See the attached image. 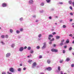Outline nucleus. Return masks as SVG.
Returning a JSON list of instances; mask_svg holds the SVG:
<instances>
[{"label":"nucleus","mask_w":74,"mask_h":74,"mask_svg":"<svg viewBox=\"0 0 74 74\" xmlns=\"http://www.w3.org/2000/svg\"><path fill=\"white\" fill-rule=\"evenodd\" d=\"M23 28H21L20 29V31L22 32V31H23Z\"/></svg>","instance_id":"nucleus-45"},{"label":"nucleus","mask_w":74,"mask_h":74,"mask_svg":"<svg viewBox=\"0 0 74 74\" xmlns=\"http://www.w3.org/2000/svg\"><path fill=\"white\" fill-rule=\"evenodd\" d=\"M56 45L55 44H54L53 47H56Z\"/></svg>","instance_id":"nucleus-62"},{"label":"nucleus","mask_w":74,"mask_h":74,"mask_svg":"<svg viewBox=\"0 0 74 74\" xmlns=\"http://www.w3.org/2000/svg\"><path fill=\"white\" fill-rule=\"evenodd\" d=\"M29 4L30 5H32L34 3V1L33 0H29Z\"/></svg>","instance_id":"nucleus-5"},{"label":"nucleus","mask_w":74,"mask_h":74,"mask_svg":"<svg viewBox=\"0 0 74 74\" xmlns=\"http://www.w3.org/2000/svg\"><path fill=\"white\" fill-rule=\"evenodd\" d=\"M9 71H10V72H12V73H14V69L13 68H10L9 69Z\"/></svg>","instance_id":"nucleus-6"},{"label":"nucleus","mask_w":74,"mask_h":74,"mask_svg":"<svg viewBox=\"0 0 74 74\" xmlns=\"http://www.w3.org/2000/svg\"><path fill=\"white\" fill-rule=\"evenodd\" d=\"M70 59L69 58H67L66 59V62H69V61H70Z\"/></svg>","instance_id":"nucleus-14"},{"label":"nucleus","mask_w":74,"mask_h":74,"mask_svg":"<svg viewBox=\"0 0 74 74\" xmlns=\"http://www.w3.org/2000/svg\"><path fill=\"white\" fill-rule=\"evenodd\" d=\"M69 37H72L73 36V34H70L69 35Z\"/></svg>","instance_id":"nucleus-28"},{"label":"nucleus","mask_w":74,"mask_h":74,"mask_svg":"<svg viewBox=\"0 0 74 74\" xmlns=\"http://www.w3.org/2000/svg\"><path fill=\"white\" fill-rule=\"evenodd\" d=\"M44 5V3L43 2H42L40 4V5L41 6H43V5Z\"/></svg>","instance_id":"nucleus-21"},{"label":"nucleus","mask_w":74,"mask_h":74,"mask_svg":"<svg viewBox=\"0 0 74 74\" xmlns=\"http://www.w3.org/2000/svg\"><path fill=\"white\" fill-rule=\"evenodd\" d=\"M51 51L53 52H58V50L56 49H52L51 50Z\"/></svg>","instance_id":"nucleus-4"},{"label":"nucleus","mask_w":74,"mask_h":74,"mask_svg":"<svg viewBox=\"0 0 74 74\" xmlns=\"http://www.w3.org/2000/svg\"><path fill=\"white\" fill-rule=\"evenodd\" d=\"M2 7H7V3H4L2 4Z\"/></svg>","instance_id":"nucleus-2"},{"label":"nucleus","mask_w":74,"mask_h":74,"mask_svg":"<svg viewBox=\"0 0 74 74\" xmlns=\"http://www.w3.org/2000/svg\"><path fill=\"white\" fill-rule=\"evenodd\" d=\"M0 43L2 44V45H5V43H4V42H3V41H1Z\"/></svg>","instance_id":"nucleus-13"},{"label":"nucleus","mask_w":74,"mask_h":74,"mask_svg":"<svg viewBox=\"0 0 74 74\" xmlns=\"http://www.w3.org/2000/svg\"><path fill=\"white\" fill-rule=\"evenodd\" d=\"M53 36L52 35L50 34L49 35V37L48 38V39L49 40H51V38L53 37Z\"/></svg>","instance_id":"nucleus-10"},{"label":"nucleus","mask_w":74,"mask_h":74,"mask_svg":"<svg viewBox=\"0 0 74 74\" xmlns=\"http://www.w3.org/2000/svg\"><path fill=\"white\" fill-rule=\"evenodd\" d=\"M70 42V40H69V39H67L66 41V44H69Z\"/></svg>","instance_id":"nucleus-11"},{"label":"nucleus","mask_w":74,"mask_h":74,"mask_svg":"<svg viewBox=\"0 0 74 74\" xmlns=\"http://www.w3.org/2000/svg\"><path fill=\"white\" fill-rule=\"evenodd\" d=\"M26 68H23V70H26Z\"/></svg>","instance_id":"nucleus-58"},{"label":"nucleus","mask_w":74,"mask_h":74,"mask_svg":"<svg viewBox=\"0 0 74 74\" xmlns=\"http://www.w3.org/2000/svg\"><path fill=\"white\" fill-rule=\"evenodd\" d=\"M47 47V42H45L43 43V45L42 47V49H44Z\"/></svg>","instance_id":"nucleus-1"},{"label":"nucleus","mask_w":74,"mask_h":74,"mask_svg":"<svg viewBox=\"0 0 74 74\" xmlns=\"http://www.w3.org/2000/svg\"><path fill=\"white\" fill-rule=\"evenodd\" d=\"M60 73L61 74H63V72L62 71H61L60 72Z\"/></svg>","instance_id":"nucleus-51"},{"label":"nucleus","mask_w":74,"mask_h":74,"mask_svg":"<svg viewBox=\"0 0 74 74\" xmlns=\"http://www.w3.org/2000/svg\"><path fill=\"white\" fill-rule=\"evenodd\" d=\"M58 70L59 71H60V66L58 67Z\"/></svg>","instance_id":"nucleus-30"},{"label":"nucleus","mask_w":74,"mask_h":74,"mask_svg":"<svg viewBox=\"0 0 74 74\" xmlns=\"http://www.w3.org/2000/svg\"><path fill=\"white\" fill-rule=\"evenodd\" d=\"M28 50H30L31 49V47H28Z\"/></svg>","instance_id":"nucleus-35"},{"label":"nucleus","mask_w":74,"mask_h":74,"mask_svg":"<svg viewBox=\"0 0 74 74\" xmlns=\"http://www.w3.org/2000/svg\"><path fill=\"white\" fill-rule=\"evenodd\" d=\"M24 49V48L23 47H21L19 49V51L20 52H22Z\"/></svg>","instance_id":"nucleus-8"},{"label":"nucleus","mask_w":74,"mask_h":74,"mask_svg":"<svg viewBox=\"0 0 74 74\" xmlns=\"http://www.w3.org/2000/svg\"><path fill=\"white\" fill-rule=\"evenodd\" d=\"M32 17L33 18H36V15H34Z\"/></svg>","instance_id":"nucleus-50"},{"label":"nucleus","mask_w":74,"mask_h":74,"mask_svg":"<svg viewBox=\"0 0 74 74\" xmlns=\"http://www.w3.org/2000/svg\"><path fill=\"white\" fill-rule=\"evenodd\" d=\"M70 15H71L72 16H73V13L72 12H71L70 14Z\"/></svg>","instance_id":"nucleus-41"},{"label":"nucleus","mask_w":74,"mask_h":74,"mask_svg":"<svg viewBox=\"0 0 74 74\" xmlns=\"http://www.w3.org/2000/svg\"><path fill=\"white\" fill-rule=\"evenodd\" d=\"M46 69L47 71H51L52 70V68H51V67H49L46 68Z\"/></svg>","instance_id":"nucleus-7"},{"label":"nucleus","mask_w":74,"mask_h":74,"mask_svg":"<svg viewBox=\"0 0 74 74\" xmlns=\"http://www.w3.org/2000/svg\"><path fill=\"white\" fill-rule=\"evenodd\" d=\"M56 39L57 40H58V39H59L60 38V37L59 36H56Z\"/></svg>","instance_id":"nucleus-15"},{"label":"nucleus","mask_w":74,"mask_h":74,"mask_svg":"<svg viewBox=\"0 0 74 74\" xmlns=\"http://www.w3.org/2000/svg\"><path fill=\"white\" fill-rule=\"evenodd\" d=\"M2 74H6V72L5 71H3L2 72Z\"/></svg>","instance_id":"nucleus-31"},{"label":"nucleus","mask_w":74,"mask_h":74,"mask_svg":"<svg viewBox=\"0 0 74 74\" xmlns=\"http://www.w3.org/2000/svg\"><path fill=\"white\" fill-rule=\"evenodd\" d=\"M47 62L48 64H50L51 63V60H47Z\"/></svg>","instance_id":"nucleus-17"},{"label":"nucleus","mask_w":74,"mask_h":74,"mask_svg":"<svg viewBox=\"0 0 74 74\" xmlns=\"http://www.w3.org/2000/svg\"><path fill=\"white\" fill-rule=\"evenodd\" d=\"M1 37L2 38H5V36L4 35H2L1 36Z\"/></svg>","instance_id":"nucleus-25"},{"label":"nucleus","mask_w":74,"mask_h":74,"mask_svg":"<svg viewBox=\"0 0 74 74\" xmlns=\"http://www.w3.org/2000/svg\"><path fill=\"white\" fill-rule=\"evenodd\" d=\"M5 38H8V35H5Z\"/></svg>","instance_id":"nucleus-43"},{"label":"nucleus","mask_w":74,"mask_h":74,"mask_svg":"<svg viewBox=\"0 0 74 74\" xmlns=\"http://www.w3.org/2000/svg\"><path fill=\"white\" fill-rule=\"evenodd\" d=\"M73 44H74V40L72 41Z\"/></svg>","instance_id":"nucleus-63"},{"label":"nucleus","mask_w":74,"mask_h":74,"mask_svg":"<svg viewBox=\"0 0 74 74\" xmlns=\"http://www.w3.org/2000/svg\"><path fill=\"white\" fill-rule=\"evenodd\" d=\"M7 73L8 74H12V73H10L9 71Z\"/></svg>","instance_id":"nucleus-49"},{"label":"nucleus","mask_w":74,"mask_h":74,"mask_svg":"<svg viewBox=\"0 0 74 74\" xmlns=\"http://www.w3.org/2000/svg\"><path fill=\"white\" fill-rule=\"evenodd\" d=\"M11 56V53H8L6 55V58H8V57H10Z\"/></svg>","instance_id":"nucleus-9"},{"label":"nucleus","mask_w":74,"mask_h":74,"mask_svg":"<svg viewBox=\"0 0 74 74\" xmlns=\"http://www.w3.org/2000/svg\"><path fill=\"white\" fill-rule=\"evenodd\" d=\"M37 66V64L36 63V62H34L32 64V67L33 69H34V68H35V66Z\"/></svg>","instance_id":"nucleus-3"},{"label":"nucleus","mask_w":74,"mask_h":74,"mask_svg":"<svg viewBox=\"0 0 74 74\" xmlns=\"http://www.w3.org/2000/svg\"><path fill=\"white\" fill-rule=\"evenodd\" d=\"M46 1L47 3H49L51 2V0H46Z\"/></svg>","instance_id":"nucleus-20"},{"label":"nucleus","mask_w":74,"mask_h":74,"mask_svg":"<svg viewBox=\"0 0 74 74\" xmlns=\"http://www.w3.org/2000/svg\"><path fill=\"white\" fill-rule=\"evenodd\" d=\"M54 38H53L51 40V41H54Z\"/></svg>","instance_id":"nucleus-56"},{"label":"nucleus","mask_w":74,"mask_h":74,"mask_svg":"<svg viewBox=\"0 0 74 74\" xmlns=\"http://www.w3.org/2000/svg\"><path fill=\"white\" fill-rule=\"evenodd\" d=\"M63 45V43L62 42L60 44V46H62Z\"/></svg>","instance_id":"nucleus-27"},{"label":"nucleus","mask_w":74,"mask_h":74,"mask_svg":"<svg viewBox=\"0 0 74 74\" xmlns=\"http://www.w3.org/2000/svg\"><path fill=\"white\" fill-rule=\"evenodd\" d=\"M15 44L14 43L12 44L11 45V47L13 48H14L15 47Z\"/></svg>","instance_id":"nucleus-12"},{"label":"nucleus","mask_w":74,"mask_h":74,"mask_svg":"<svg viewBox=\"0 0 74 74\" xmlns=\"http://www.w3.org/2000/svg\"><path fill=\"white\" fill-rule=\"evenodd\" d=\"M40 48V47L39 46H38L36 47V49H39Z\"/></svg>","instance_id":"nucleus-26"},{"label":"nucleus","mask_w":74,"mask_h":74,"mask_svg":"<svg viewBox=\"0 0 74 74\" xmlns=\"http://www.w3.org/2000/svg\"><path fill=\"white\" fill-rule=\"evenodd\" d=\"M32 61H33V60H29L28 61V62H32Z\"/></svg>","instance_id":"nucleus-47"},{"label":"nucleus","mask_w":74,"mask_h":74,"mask_svg":"<svg viewBox=\"0 0 74 74\" xmlns=\"http://www.w3.org/2000/svg\"><path fill=\"white\" fill-rule=\"evenodd\" d=\"M62 53H66V51H65V50H62Z\"/></svg>","instance_id":"nucleus-29"},{"label":"nucleus","mask_w":74,"mask_h":74,"mask_svg":"<svg viewBox=\"0 0 74 74\" xmlns=\"http://www.w3.org/2000/svg\"><path fill=\"white\" fill-rule=\"evenodd\" d=\"M63 28H66V26L65 25H63Z\"/></svg>","instance_id":"nucleus-39"},{"label":"nucleus","mask_w":74,"mask_h":74,"mask_svg":"<svg viewBox=\"0 0 74 74\" xmlns=\"http://www.w3.org/2000/svg\"><path fill=\"white\" fill-rule=\"evenodd\" d=\"M70 22H72V21H73V19H70Z\"/></svg>","instance_id":"nucleus-55"},{"label":"nucleus","mask_w":74,"mask_h":74,"mask_svg":"<svg viewBox=\"0 0 74 74\" xmlns=\"http://www.w3.org/2000/svg\"><path fill=\"white\" fill-rule=\"evenodd\" d=\"M16 33L17 34H19L20 33V31L17 30L16 31Z\"/></svg>","instance_id":"nucleus-18"},{"label":"nucleus","mask_w":74,"mask_h":74,"mask_svg":"<svg viewBox=\"0 0 74 74\" xmlns=\"http://www.w3.org/2000/svg\"><path fill=\"white\" fill-rule=\"evenodd\" d=\"M52 42H49V44H50V45L52 44Z\"/></svg>","instance_id":"nucleus-57"},{"label":"nucleus","mask_w":74,"mask_h":74,"mask_svg":"<svg viewBox=\"0 0 74 74\" xmlns=\"http://www.w3.org/2000/svg\"><path fill=\"white\" fill-rule=\"evenodd\" d=\"M18 38H21V36H18Z\"/></svg>","instance_id":"nucleus-52"},{"label":"nucleus","mask_w":74,"mask_h":74,"mask_svg":"<svg viewBox=\"0 0 74 74\" xmlns=\"http://www.w3.org/2000/svg\"><path fill=\"white\" fill-rule=\"evenodd\" d=\"M72 49H73V48H72V47H70L69 48V51H71V50H72Z\"/></svg>","instance_id":"nucleus-23"},{"label":"nucleus","mask_w":74,"mask_h":74,"mask_svg":"<svg viewBox=\"0 0 74 74\" xmlns=\"http://www.w3.org/2000/svg\"><path fill=\"white\" fill-rule=\"evenodd\" d=\"M67 46L65 45L64 47V48L65 49H66V48H67Z\"/></svg>","instance_id":"nucleus-33"},{"label":"nucleus","mask_w":74,"mask_h":74,"mask_svg":"<svg viewBox=\"0 0 74 74\" xmlns=\"http://www.w3.org/2000/svg\"><path fill=\"white\" fill-rule=\"evenodd\" d=\"M42 36V35H41V34H40L38 36V37L39 38H40V37H41Z\"/></svg>","instance_id":"nucleus-32"},{"label":"nucleus","mask_w":74,"mask_h":74,"mask_svg":"<svg viewBox=\"0 0 74 74\" xmlns=\"http://www.w3.org/2000/svg\"><path fill=\"white\" fill-rule=\"evenodd\" d=\"M27 48V47L25 46L24 48V49H26Z\"/></svg>","instance_id":"nucleus-60"},{"label":"nucleus","mask_w":74,"mask_h":74,"mask_svg":"<svg viewBox=\"0 0 74 74\" xmlns=\"http://www.w3.org/2000/svg\"><path fill=\"white\" fill-rule=\"evenodd\" d=\"M71 67H74V64H71Z\"/></svg>","instance_id":"nucleus-38"},{"label":"nucleus","mask_w":74,"mask_h":74,"mask_svg":"<svg viewBox=\"0 0 74 74\" xmlns=\"http://www.w3.org/2000/svg\"><path fill=\"white\" fill-rule=\"evenodd\" d=\"M18 71H21V68H18Z\"/></svg>","instance_id":"nucleus-36"},{"label":"nucleus","mask_w":74,"mask_h":74,"mask_svg":"<svg viewBox=\"0 0 74 74\" xmlns=\"http://www.w3.org/2000/svg\"><path fill=\"white\" fill-rule=\"evenodd\" d=\"M59 4H63V3L62 2H60L59 3Z\"/></svg>","instance_id":"nucleus-54"},{"label":"nucleus","mask_w":74,"mask_h":74,"mask_svg":"<svg viewBox=\"0 0 74 74\" xmlns=\"http://www.w3.org/2000/svg\"><path fill=\"white\" fill-rule=\"evenodd\" d=\"M69 8L70 9V10H73V8L71 6H70L69 7Z\"/></svg>","instance_id":"nucleus-42"},{"label":"nucleus","mask_w":74,"mask_h":74,"mask_svg":"<svg viewBox=\"0 0 74 74\" xmlns=\"http://www.w3.org/2000/svg\"><path fill=\"white\" fill-rule=\"evenodd\" d=\"M34 52V51L33 50H31L30 51V52L31 53H33Z\"/></svg>","instance_id":"nucleus-44"},{"label":"nucleus","mask_w":74,"mask_h":74,"mask_svg":"<svg viewBox=\"0 0 74 74\" xmlns=\"http://www.w3.org/2000/svg\"><path fill=\"white\" fill-rule=\"evenodd\" d=\"M56 33L55 32H53L52 33V34H53V35H55L56 34Z\"/></svg>","instance_id":"nucleus-40"},{"label":"nucleus","mask_w":74,"mask_h":74,"mask_svg":"<svg viewBox=\"0 0 74 74\" xmlns=\"http://www.w3.org/2000/svg\"><path fill=\"white\" fill-rule=\"evenodd\" d=\"M49 19H52V17H51V16H49Z\"/></svg>","instance_id":"nucleus-46"},{"label":"nucleus","mask_w":74,"mask_h":74,"mask_svg":"<svg viewBox=\"0 0 74 74\" xmlns=\"http://www.w3.org/2000/svg\"><path fill=\"white\" fill-rule=\"evenodd\" d=\"M60 63H63L64 61L63 60H60L59 61Z\"/></svg>","instance_id":"nucleus-16"},{"label":"nucleus","mask_w":74,"mask_h":74,"mask_svg":"<svg viewBox=\"0 0 74 74\" xmlns=\"http://www.w3.org/2000/svg\"><path fill=\"white\" fill-rule=\"evenodd\" d=\"M42 58V56H40L39 57V59H41V58Z\"/></svg>","instance_id":"nucleus-48"},{"label":"nucleus","mask_w":74,"mask_h":74,"mask_svg":"<svg viewBox=\"0 0 74 74\" xmlns=\"http://www.w3.org/2000/svg\"><path fill=\"white\" fill-rule=\"evenodd\" d=\"M10 32L11 33H12L13 32V30L12 29H10Z\"/></svg>","instance_id":"nucleus-19"},{"label":"nucleus","mask_w":74,"mask_h":74,"mask_svg":"<svg viewBox=\"0 0 74 74\" xmlns=\"http://www.w3.org/2000/svg\"><path fill=\"white\" fill-rule=\"evenodd\" d=\"M40 74H44V73H43L41 72L40 73Z\"/></svg>","instance_id":"nucleus-61"},{"label":"nucleus","mask_w":74,"mask_h":74,"mask_svg":"<svg viewBox=\"0 0 74 74\" xmlns=\"http://www.w3.org/2000/svg\"><path fill=\"white\" fill-rule=\"evenodd\" d=\"M72 55H74V53H72Z\"/></svg>","instance_id":"nucleus-64"},{"label":"nucleus","mask_w":74,"mask_h":74,"mask_svg":"<svg viewBox=\"0 0 74 74\" xmlns=\"http://www.w3.org/2000/svg\"><path fill=\"white\" fill-rule=\"evenodd\" d=\"M68 3L70 4H72V1H69Z\"/></svg>","instance_id":"nucleus-22"},{"label":"nucleus","mask_w":74,"mask_h":74,"mask_svg":"<svg viewBox=\"0 0 74 74\" xmlns=\"http://www.w3.org/2000/svg\"><path fill=\"white\" fill-rule=\"evenodd\" d=\"M55 10V8H52L51 9V11H54Z\"/></svg>","instance_id":"nucleus-37"},{"label":"nucleus","mask_w":74,"mask_h":74,"mask_svg":"<svg viewBox=\"0 0 74 74\" xmlns=\"http://www.w3.org/2000/svg\"><path fill=\"white\" fill-rule=\"evenodd\" d=\"M72 5H73V7H74V2L72 3Z\"/></svg>","instance_id":"nucleus-59"},{"label":"nucleus","mask_w":74,"mask_h":74,"mask_svg":"<svg viewBox=\"0 0 74 74\" xmlns=\"http://www.w3.org/2000/svg\"><path fill=\"white\" fill-rule=\"evenodd\" d=\"M40 12L41 13H42V12H43V10H42L40 11Z\"/></svg>","instance_id":"nucleus-53"},{"label":"nucleus","mask_w":74,"mask_h":74,"mask_svg":"<svg viewBox=\"0 0 74 74\" xmlns=\"http://www.w3.org/2000/svg\"><path fill=\"white\" fill-rule=\"evenodd\" d=\"M23 20V18L22 17H21L20 18V21H22Z\"/></svg>","instance_id":"nucleus-24"},{"label":"nucleus","mask_w":74,"mask_h":74,"mask_svg":"<svg viewBox=\"0 0 74 74\" xmlns=\"http://www.w3.org/2000/svg\"><path fill=\"white\" fill-rule=\"evenodd\" d=\"M61 42H62L63 43V42H64V39H62L61 40Z\"/></svg>","instance_id":"nucleus-34"}]
</instances>
